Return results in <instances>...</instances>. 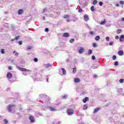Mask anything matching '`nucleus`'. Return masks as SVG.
I'll use <instances>...</instances> for the list:
<instances>
[{
    "mask_svg": "<svg viewBox=\"0 0 124 124\" xmlns=\"http://www.w3.org/2000/svg\"><path fill=\"white\" fill-rule=\"evenodd\" d=\"M63 37H68V36H69V33L66 32V33H64L63 34Z\"/></svg>",
    "mask_w": 124,
    "mask_h": 124,
    "instance_id": "9d476101",
    "label": "nucleus"
},
{
    "mask_svg": "<svg viewBox=\"0 0 124 124\" xmlns=\"http://www.w3.org/2000/svg\"><path fill=\"white\" fill-rule=\"evenodd\" d=\"M96 76H97L96 75H94L93 76L94 78H96Z\"/></svg>",
    "mask_w": 124,
    "mask_h": 124,
    "instance_id": "603ef678",
    "label": "nucleus"
},
{
    "mask_svg": "<svg viewBox=\"0 0 124 124\" xmlns=\"http://www.w3.org/2000/svg\"><path fill=\"white\" fill-rule=\"evenodd\" d=\"M113 44H114V42H111L109 43L110 46H112Z\"/></svg>",
    "mask_w": 124,
    "mask_h": 124,
    "instance_id": "c9c22d12",
    "label": "nucleus"
},
{
    "mask_svg": "<svg viewBox=\"0 0 124 124\" xmlns=\"http://www.w3.org/2000/svg\"><path fill=\"white\" fill-rule=\"evenodd\" d=\"M88 109V106L87 105H84L83 106V110H87Z\"/></svg>",
    "mask_w": 124,
    "mask_h": 124,
    "instance_id": "aec40b11",
    "label": "nucleus"
},
{
    "mask_svg": "<svg viewBox=\"0 0 124 124\" xmlns=\"http://www.w3.org/2000/svg\"><path fill=\"white\" fill-rule=\"evenodd\" d=\"M114 65H115L116 66L119 65V62H118V61L115 62L114 63Z\"/></svg>",
    "mask_w": 124,
    "mask_h": 124,
    "instance_id": "e433bc0d",
    "label": "nucleus"
},
{
    "mask_svg": "<svg viewBox=\"0 0 124 124\" xmlns=\"http://www.w3.org/2000/svg\"><path fill=\"white\" fill-rule=\"evenodd\" d=\"M122 21H124V17H123V18H122Z\"/></svg>",
    "mask_w": 124,
    "mask_h": 124,
    "instance_id": "5fc2aeb1",
    "label": "nucleus"
},
{
    "mask_svg": "<svg viewBox=\"0 0 124 124\" xmlns=\"http://www.w3.org/2000/svg\"><path fill=\"white\" fill-rule=\"evenodd\" d=\"M112 59L114 61H115V60H116V59H117V57H116V56L114 55L113 57H112Z\"/></svg>",
    "mask_w": 124,
    "mask_h": 124,
    "instance_id": "58836bf2",
    "label": "nucleus"
},
{
    "mask_svg": "<svg viewBox=\"0 0 124 124\" xmlns=\"http://www.w3.org/2000/svg\"><path fill=\"white\" fill-rule=\"evenodd\" d=\"M30 120L31 122V123H34V118L32 116L30 117Z\"/></svg>",
    "mask_w": 124,
    "mask_h": 124,
    "instance_id": "1a4fd4ad",
    "label": "nucleus"
},
{
    "mask_svg": "<svg viewBox=\"0 0 124 124\" xmlns=\"http://www.w3.org/2000/svg\"><path fill=\"white\" fill-rule=\"evenodd\" d=\"M115 39H119V36H115Z\"/></svg>",
    "mask_w": 124,
    "mask_h": 124,
    "instance_id": "09e8293b",
    "label": "nucleus"
},
{
    "mask_svg": "<svg viewBox=\"0 0 124 124\" xmlns=\"http://www.w3.org/2000/svg\"><path fill=\"white\" fill-rule=\"evenodd\" d=\"M120 3H121V4H124V1H120Z\"/></svg>",
    "mask_w": 124,
    "mask_h": 124,
    "instance_id": "c03bdc74",
    "label": "nucleus"
},
{
    "mask_svg": "<svg viewBox=\"0 0 124 124\" xmlns=\"http://www.w3.org/2000/svg\"><path fill=\"white\" fill-rule=\"evenodd\" d=\"M90 34H93V32L91 31L90 32Z\"/></svg>",
    "mask_w": 124,
    "mask_h": 124,
    "instance_id": "8fccbe9b",
    "label": "nucleus"
},
{
    "mask_svg": "<svg viewBox=\"0 0 124 124\" xmlns=\"http://www.w3.org/2000/svg\"><path fill=\"white\" fill-rule=\"evenodd\" d=\"M74 42V39H72L70 40V43H73Z\"/></svg>",
    "mask_w": 124,
    "mask_h": 124,
    "instance_id": "f704fd0d",
    "label": "nucleus"
},
{
    "mask_svg": "<svg viewBox=\"0 0 124 124\" xmlns=\"http://www.w3.org/2000/svg\"><path fill=\"white\" fill-rule=\"evenodd\" d=\"M80 82V79L78 78L75 79V83H79Z\"/></svg>",
    "mask_w": 124,
    "mask_h": 124,
    "instance_id": "f3484780",
    "label": "nucleus"
},
{
    "mask_svg": "<svg viewBox=\"0 0 124 124\" xmlns=\"http://www.w3.org/2000/svg\"><path fill=\"white\" fill-rule=\"evenodd\" d=\"M99 110H100V108H95L94 113H96V112H98V111H99Z\"/></svg>",
    "mask_w": 124,
    "mask_h": 124,
    "instance_id": "2eb2a0df",
    "label": "nucleus"
},
{
    "mask_svg": "<svg viewBox=\"0 0 124 124\" xmlns=\"http://www.w3.org/2000/svg\"><path fill=\"white\" fill-rule=\"evenodd\" d=\"M92 60H93V61H94V60H95V56L94 55L92 56Z\"/></svg>",
    "mask_w": 124,
    "mask_h": 124,
    "instance_id": "72a5a7b5",
    "label": "nucleus"
},
{
    "mask_svg": "<svg viewBox=\"0 0 124 124\" xmlns=\"http://www.w3.org/2000/svg\"><path fill=\"white\" fill-rule=\"evenodd\" d=\"M84 19L86 22H88V21H89V16H88L87 15H84Z\"/></svg>",
    "mask_w": 124,
    "mask_h": 124,
    "instance_id": "423d86ee",
    "label": "nucleus"
},
{
    "mask_svg": "<svg viewBox=\"0 0 124 124\" xmlns=\"http://www.w3.org/2000/svg\"><path fill=\"white\" fill-rule=\"evenodd\" d=\"M22 13H23V10L22 9H19L18 11V15H21Z\"/></svg>",
    "mask_w": 124,
    "mask_h": 124,
    "instance_id": "f8f14e48",
    "label": "nucleus"
},
{
    "mask_svg": "<svg viewBox=\"0 0 124 124\" xmlns=\"http://www.w3.org/2000/svg\"><path fill=\"white\" fill-rule=\"evenodd\" d=\"M47 82H48V78L47 79Z\"/></svg>",
    "mask_w": 124,
    "mask_h": 124,
    "instance_id": "4d7b16f0",
    "label": "nucleus"
},
{
    "mask_svg": "<svg viewBox=\"0 0 124 124\" xmlns=\"http://www.w3.org/2000/svg\"><path fill=\"white\" fill-rule=\"evenodd\" d=\"M1 54H4L5 53V51H4V49H1L0 50Z\"/></svg>",
    "mask_w": 124,
    "mask_h": 124,
    "instance_id": "a878e982",
    "label": "nucleus"
},
{
    "mask_svg": "<svg viewBox=\"0 0 124 124\" xmlns=\"http://www.w3.org/2000/svg\"><path fill=\"white\" fill-rule=\"evenodd\" d=\"M100 39V37L99 36H97L95 38V40H96L97 41H98Z\"/></svg>",
    "mask_w": 124,
    "mask_h": 124,
    "instance_id": "a211bd4d",
    "label": "nucleus"
},
{
    "mask_svg": "<svg viewBox=\"0 0 124 124\" xmlns=\"http://www.w3.org/2000/svg\"><path fill=\"white\" fill-rule=\"evenodd\" d=\"M93 53V50L92 49H89L88 50V55H91Z\"/></svg>",
    "mask_w": 124,
    "mask_h": 124,
    "instance_id": "5701e85b",
    "label": "nucleus"
},
{
    "mask_svg": "<svg viewBox=\"0 0 124 124\" xmlns=\"http://www.w3.org/2000/svg\"><path fill=\"white\" fill-rule=\"evenodd\" d=\"M33 61L35 62H38V59L37 58H34Z\"/></svg>",
    "mask_w": 124,
    "mask_h": 124,
    "instance_id": "473e14b6",
    "label": "nucleus"
},
{
    "mask_svg": "<svg viewBox=\"0 0 124 124\" xmlns=\"http://www.w3.org/2000/svg\"><path fill=\"white\" fill-rule=\"evenodd\" d=\"M13 54L15 55V56H16V57H18L19 56V53L15 51H14Z\"/></svg>",
    "mask_w": 124,
    "mask_h": 124,
    "instance_id": "ddd939ff",
    "label": "nucleus"
},
{
    "mask_svg": "<svg viewBox=\"0 0 124 124\" xmlns=\"http://www.w3.org/2000/svg\"><path fill=\"white\" fill-rule=\"evenodd\" d=\"M16 67H17V69H18L20 71H24V72H29V73L31 72V70H29V69L24 68H21L18 66H17Z\"/></svg>",
    "mask_w": 124,
    "mask_h": 124,
    "instance_id": "f03ea898",
    "label": "nucleus"
},
{
    "mask_svg": "<svg viewBox=\"0 0 124 124\" xmlns=\"http://www.w3.org/2000/svg\"><path fill=\"white\" fill-rule=\"evenodd\" d=\"M120 83H124V79H121L119 81Z\"/></svg>",
    "mask_w": 124,
    "mask_h": 124,
    "instance_id": "a19ab883",
    "label": "nucleus"
},
{
    "mask_svg": "<svg viewBox=\"0 0 124 124\" xmlns=\"http://www.w3.org/2000/svg\"><path fill=\"white\" fill-rule=\"evenodd\" d=\"M51 66H52V65H51V64H50V63H48V64L46 65V68H48V67H50Z\"/></svg>",
    "mask_w": 124,
    "mask_h": 124,
    "instance_id": "412c9836",
    "label": "nucleus"
},
{
    "mask_svg": "<svg viewBox=\"0 0 124 124\" xmlns=\"http://www.w3.org/2000/svg\"><path fill=\"white\" fill-rule=\"evenodd\" d=\"M62 70L63 72V75H65L66 74V71H65V69H64V68H62Z\"/></svg>",
    "mask_w": 124,
    "mask_h": 124,
    "instance_id": "dca6fc26",
    "label": "nucleus"
},
{
    "mask_svg": "<svg viewBox=\"0 0 124 124\" xmlns=\"http://www.w3.org/2000/svg\"><path fill=\"white\" fill-rule=\"evenodd\" d=\"M18 44H19V45H22V41H19Z\"/></svg>",
    "mask_w": 124,
    "mask_h": 124,
    "instance_id": "a18cd8bd",
    "label": "nucleus"
},
{
    "mask_svg": "<svg viewBox=\"0 0 124 124\" xmlns=\"http://www.w3.org/2000/svg\"><path fill=\"white\" fill-rule=\"evenodd\" d=\"M97 3V1L96 0H95L93 2V4H96Z\"/></svg>",
    "mask_w": 124,
    "mask_h": 124,
    "instance_id": "4c0bfd02",
    "label": "nucleus"
},
{
    "mask_svg": "<svg viewBox=\"0 0 124 124\" xmlns=\"http://www.w3.org/2000/svg\"><path fill=\"white\" fill-rule=\"evenodd\" d=\"M45 31L47 32L49 31V29L48 28H46L45 30Z\"/></svg>",
    "mask_w": 124,
    "mask_h": 124,
    "instance_id": "37998d69",
    "label": "nucleus"
},
{
    "mask_svg": "<svg viewBox=\"0 0 124 124\" xmlns=\"http://www.w3.org/2000/svg\"><path fill=\"white\" fill-rule=\"evenodd\" d=\"M32 49V46H27V50H31Z\"/></svg>",
    "mask_w": 124,
    "mask_h": 124,
    "instance_id": "393cba45",
    "label": "nucleus"
},
{
    "mask_svg": "<svg viewBox=\"0 0 124 124\" xmlns=\"http://www.w3.org/2000/svg\"><path fill=\"white\" fill-rule=\"evenodd\" d=\"M118 55L119 56H124V51H118Z\"/></svg>",
    "mask_w": 124,
    "mask_h": 124,
    "instance_id": "9b49d317",
    "label": "nucleus"
},
{
    "mask_svg": "<svg viewBox=\"0 0 124 124\" xmlns=\"http://www.w3.org/2000/svg\"><path fill=\"white\" fill-rule=\"evenodd\" d=\"M49 109L50 110V111H57V109H56L55 108L49 107Z\"/></svg>",
    "mask_w": 124,
    "mask_h": 124,
    "instance_id": "4468645a",
    "label": "nucleus"
},
{
    "mask_svg": "<svg viewBox=\"0 0 124 124\" xmlns=\"http://www.w3.org/2000/svg\"><path fill=\"white\" fill-rule=\"evenodd\" d=\"M116 6H117V7L120 6V4H119L118 3L116 4Z\"/></svg>",
    "mask_w": 124,
    "mask_h": 124,
    "instance_id": "3c124183",
    "label": "nucleus"
},
{
    "mask_svg": "<svg viewBox=\"0 0 124 124\" xmlns=\"http://www.w3.org/2000/svg\"><path fill=\"white\" fill-rule=\"evenodd\" d=\"M73 73L75 74L76 73V67L73 68Z\"/></svg>",
    "mask_w": 124,
    "mask_h": 124,
    "instance_id": "4be33fe9",
    "label": "nucleus"
},
{
    "mask_svg": "<svg viewBox=\"0 0 124 124\" xmlns=\"http://www.w3.org/2000/svg\"><path fill=\"white\" fill-rule=\"evenodd\" d=\"M99 4L100 6H102V5H103V2H102V1H100L99 2Z\"/></svg>",
    "mask_w": 124,
    "mask_h": 124,
    "instance_id": "2f4dec72",
    "label": "nucleus"
},
{
    "mask_svg": "<svg viewBox=\"0 0 124 124\" xmlns=\"http://www.w3.org/2000/svg\"><path fill=\"white\" fill-rule=\"evenodd\" d=\"M106 39L107 41H109V40H110V38H109V37H107L106 38Z\"/></svg>",
    "mask_w": 124,
    "mask_h": 124,
    "instance_id": "ea45409f",
    "label": "nucleus"
},
{
    "mask_svg": "<svg viewBox=\"0 0 124 124\" xmlns=\"http://www.w3.org/2000/svg\"><path fill=\"white\" fill-rule=\"evenodd\" d=\"M44 12H45V11H43V13H44Z\"/></svg>",
    "mask_w": 124,
    "mask_h": 124,
    "instance_id": "6e6d98bb",
    "label": "nucleus"
},
{
    "mask_svg": "<svg viewBox=\"0 0 124 124\" xmlns=\"http://www.w3.org/2000/svg\"><path fill=\"white\" fill-rule=\"evenodd\" d=\"M91 10L92 11H94L95 9H94V7L93 6H92L91 8Z\"/></svg>",
    "mask_w": 124,
    "mask_h": 124,
    "instance_id": "cd10ccee",
    "label": "nucleus"
},
{
    "mask_svg": "<svg viewBox=\"0 0 124 124\" xmlns=\"http://www.w3.org/2000/svg\"><path fill=\"white\" fill-rule=\"evenodd\" d=\"M43 20L45 19V16L43 17Z\"/></svg>",
    "mask_w": 124,
    "mask_h": 124,
    "instance_id": "864d4df0",
    "label": "nucleus"
},
{
    "mask_svg": "<svg viewBox=\"0 0 124 124\" xmlns=\"http://www.w3.org/2000/svg\"><path fill=\"white\" fill-rule=\"evenodd\" d=\"M69 17V16L66 15L64 16L63 18L64 19H67V18H68Z\"/></svg>",
    "mask_w": 124,
    "mask_h": 124,
    "instance_id": "c85d7f7f",
    "label": "nucleus"
},
{
    "mask_svg": "<svg viewBox=\"0 0 124 124\" xmlns=\"http://www.w3.org/2000/svg\"><path fill=\"white\" fill-rule=\"evenodd\" d=\"M11 69H12V67L11 66H9L8 67V70H11Z\"/></svg>",
    "mask_w": 124,
    "mask_h": 124,
    "instance_id": "49530a36",
    "label": "nucleus"
},
{
    "mask_svg": "<svg viewBox=\"0 0 124 124\" xmlns=\"http://www.w3.org/2000/svg\"><path fill=\"white\" fill-rule=\"evenodd\" d=\"M4 121L5 123L6 124H8V121H7V120L5 119Z\"/></svg>",
    "mask_w": 124,
    "mask_h": 124,
    "instance_id": "79ce46f5",
    "label": "nucleus"
},
{
    "mask_svg": "<svg viewBox=\"0 0 124 124\" xmlns=\"http://www.w3.org/2000/svg\"><path fill=\"white\" fill-rule=\"evenodd\" d=\"M88 100H89V98L88 97H86L85 98V99H84L82 100V101H83V103H86V102H87Z\"/></svg>",
    "mask_w": 124,
    "mask_h": 124,
    "instance_id": "6e6552de",
    "label": "nucleus"
},
{
    "mask_svg": "<svg viewBox=\"0 0 124 124\" xmlns=\"http://www.w3.org/2000/svg\"><path fill=\"white\" fill-rule=\"evenodd\" d=\"M106 23V20H104L103 21L101 22L100 25H105Z\"/></svg>",
    "mask_w": 124,
    "mask_h": 124,
    "instance_id": "6ab92c4d",
    "label": "nucleus"
},
{
    "mask_svg": "<svg viewBox=\"0 0 124 124\" xmlns=\"http://www.w3.org/2000/svg\"><path fill=\"white\" fill-rule=\"evenodd\" d=\"M85 51V48L83 47H80L79 50V53L82 54V53Z\"/></svg>",
    "mask_w": 124,
    "mask_h": 124,
    "instance_id": "0eeeda50",
    "label": "nucleus"
},
{
    "mask_svg": "<svg viewBox=\"0 0 124 124\" xmlns=\"http://www.w3.org/2000/svg\"><path fill=\"white\" fill-rule=\"evenodd\" d=\"M7 77L8 79H11L12 78V74L11 73H8L7 74Z\"/></svg>",
    "mask_w": 124,
    "mask_h": 124,
    "instance_id": "20e7f679",
    "label": "nucleus"
},
{
    "mask_svg": "<svg viewBox=\"0 0 124 124\" xmlns=\"http://www.w3.org/2000/svg\"><path fill=\"white\" fill-rule=\"evenodd\" d=\"M119 40L121 42H124V35H122L120 36V37L119 38Z\"/></svg>",
    "mask_w": 124,
    "mask_h": 124,
    "instance_id": "39448f33",
    "label": "nucleus"
},
{
    "mask_svg": "<svg viewBox=\"0 0 124 124\" xmlns=\"http://www.w3.org/2000/svg\"><path fill=\"white\" fill-rule=\"evenodd\" d=\"M122 31V30H120V29H118L117 30V33L118 34L121 33V32Z\"/></svg>",
    "mask_w": 124,
    "mask_h": 124,
    "instance_id": "b1692460",
    "label": "nucleus"
},
{
    "mask_svg": "<svg viewBox=\"0 0 124 124\" xmlns=\"http://www.w3.org/2000/svg\"><path fill=\"white\" fill-rule=\"evenodd\" d=\"M16 109V107L15 105H9L7 106V110L9 112L11 113H15V110Z\"/></svg>",
    "mask_w": 124,
    "mask_h": 124,
    "instance_id": "f257e3e1",
    "label": "nucleus"
},
{
    "mask_svg": "<svg viewBox=\"0 0 124 124\" xmlns=\"http://www.w3.org/2000/svg\"><path fill=\"white\" fill-rule=\"evenodd\" d=\"M17 39H19V36L16 37L15 38L12 40V41H14V40H17Z\"/></svg>",
    "mask_w": 124,
    "mask_h": 124,
    "instance_id": "bb28decb",
    "label": "nucleus"
},
{
    "mask_svg": "<svg viewBox=\"0 0 124 124\" xmlns=\"http://www.w3.org/2000/svg\"><path fill=\"white\" fill-rule=\"evenodd\" d=\"M78 12L81 13L82 12V9H80L78 10Z\"/></svg>",
    "mask_w": 124,
    "mask_h": 124,
    "instance_id": "de8ad7c7",
    "label": "nucleus"
},
{
    "mask_svg": "<svg viewBox=\"0 0 124 124\" xmlns=\"http://www.w3.org/2000/svg\"><path fill=\"white\" fill-rule=\"evenodd\" d=\"M67 113L68 115H69L70 116L72 115V114H73V109H68L67 110Z\"/></svg>",
    "mask_w": 124,
    "mask_h": 124,
    "instance_id": "7ed1b4c3",
    "label": "nucleus"
},
{
    "mask_svg": "<svg viewBox=\"0 0 124 124\" xmlns=\"http://www.w3.org/2000/svg\"><path fill=\"white\" fill-rule=\"evenodd\" d=\"M93 47H94V48L97 47V44H95V43H93Z\"/></svg>",
    "mask_w": 124,
    "mask_h": 124,
    "instance_id": "7c9ffc66",
    "label": "nucleus"
},
{
    "mask_svg": "<svg viewBox=\"0 0 124 124\" xmlns=\"http://www.w3.org/2000/svg\"><path fill=\"white\" fill-rule=\"evenodd\" d=\"M67 95H64L62 98L63 99H65V98H67Z\"/></svg>",
    "mask_w": 124,
    "mask_h": 124,
    "instance_id": "c756f323",
    "label": "nucleus"
}]
</instances>
